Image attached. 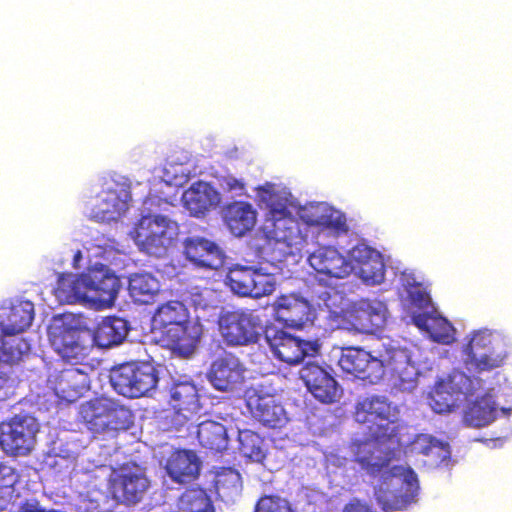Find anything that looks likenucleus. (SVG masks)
I'll return each mask as SVG.
<instances>
[{
  "label": "nucleus",
  "mask_w": 512,
  "mask_h": 512,
  "mask_svg": "<svg viewBox=\"0 0 512 512\" xmlns=\"http://www.w3.org/2000/svg\"><path fill=\"white\" fill-rule=\"evenodd\" d=\"M354 420L363 427L366 441L354 443V459L361 469L371 476L386 472L389 459L374 460L370 441L385 443L395 434V425L400 418V408L385 395L372 394L359 399L355 404ZM386 478L401 481L395 490L380 488L376 491V500L384 512L402 511L416 501L419 483L416 473L410 467L393 466Z\"/></svg>",
  "instance_id": "f257e3e1"
},
{
  "label": "nucleus",
  "mask_w": 512,
  "mask_h": 512,
  "mask_svg": "<svg viewBox=\"0 0 512 512\" xmlns=\"http://www.w3.org/2000/svg\"><path fill=\"white\" fill-rule=\"evenodd\" d=\"M338 364L344 372L370 384L378 383L388 373L400 391H411L416 386L417 371L404 349L385 347L368 352L347 347L342 350Z\"/></svg>",
  "instance_id": "f03ea898"
},
{
  "label": "nucleus",
  "mask_w": 512,
  "mask_h": 512,
  "mask_svg": "<svg viewBox=\"0 0 512 512\" xmlns=\"http://www.w3.org/2000/svg\"><path fill=\"white\" fill-rule=\"evenodd\" d=\"M264 248L274 262H284L289 256L300 255L307 244L302 224L285 205H270L267 218L260 228Z\"/></svg>",
  "instance_id": "7ed1b4c3"
},
{
  "label": "nucleus",
  "mask_w": 512,
  "mask_h": 512,
  "mask_svg": "<svg viewBox=\"0 0 512 512\" xmlns=\"http://www.w3.org/2000/svg\"><path fill=\"white\" fill-rule=\"evenodd\" d=\"M134 413L116 399L105 396L94 397L81 404L80 422L93 438L106 440L116 438L134 425Z\"/></svg>",
  "instance_id": "20e7f679"
},
{
  "label": "nucleus",
  "mask_w": 512,
  "mask_h": 512,
  "mask_svg": "<svg viewBox=\"0 0 512 512\" xmlns=\"http://www.w3.org/2000/svg\"><path fill=\"white\" fill-rule=\"evenodd\" d=\"M120 288L119 278L109 270L90 269L78 277L62 276L59 278L56 295L68 303L85 300L91 297L101 303L112 305Z\"/></svg>",
  "instance_id": "39448f33"
},
{
  "label": "nucleus",
  "mask_w": 512,
  "mask_h": 512,
  "mask_svg": "<svg viewBox=\"0 0 512 512\" xmlns=\"http://www.w3.org/2000/svg\"><path fill=\"white\" fill-rule=\"evenodd\" d=\"M159 378L156 368L149 363L128 362L110 372L113 389L124 397L139 398L154 390Z\"/></svg>",
  "instance_id": "423d86ee"
},
{
  "label": "nucleus",
  "mask_w": 512,
  "mask_h": 512,
  "mask_svg": "<svg viewBox=\"0 0 512 512\" xmlns=\"http://www.w3.org/2000/svg\"><path fill=\"white\" fill-rule=\"evenodd\" d=\"M218 325L224 342L230 347L257 343L263 326L260 316L250 309L222 312Z\"/></svg>",
  "instance_id": "0eeeda50"
},
{
  "label": "nucleus",
  "mask_w": 512,
  "mask_h": 512,
  "mask_svg": "<svg viewBox=\"0 0 512 512\" xmlns=\"http://www.w3.org/2000/svg\"><path fill=\"white\" fill-rule=\"evenodd\" d=\"M39 423L30 415H15L0 422V448L10 457L28 456L34 449Z\"/></svg>",
  "instance_id": "6e6552de"
},
{
  "label": "nucleus",
  "mask_w": 512,
  "mask_h": 512,
  "mask_svg": "<svg viewBox=\"0 0 512 512\" xmlns=\"http://www.w3.org/2000/svg\"><path fill=\"white\" fill-rule=\"evenodd\" d=\"M178 225L162 215L143 216L136 224L133 238L140 250L151 256L160 257L166 253L177 233Z\"/></svg>",
  "instance_id": "1a4fd4ad"
},
{
  "label": "nucleus",
  "mask_w": 512,
  "mask_h": 512,
  "mask_svg": "<svg viewBox=\"0 0 512 512\" xmlns=\"http://www.w3.org/2000/svg\"><path fill=\"white\" fill-rule=\"evenodd\" d=\"M477 387L473 379L461 371H454L446 379L436 382L429 393V405L439 414L453 411L460 397L473 395Z\"/></svg>",
  "instance_id": "9d476101"
},
{
  "label": "nucleus",
  "mask_w": 512,
  "mask_h": 512,
  "mask_svg": "<svg viewBox=\"0 0 512 512\" xmlns=\"http://www.w3.org/2000/svg\"><path fill=\"white\" fill-rule=\"evenodd\" d=\"M169 404L174 410L172 424L175 429L180 430L184 427L189 429L196 425L202 406L198 389L193 382L174 383L170 388Z\"/></svg>",
  "instance_id": "9b49d317"
},
{
  "label": "nucleus",
  "mask_w": 512,
  "mask_h": 512,
  "mask_svg": "<svg viewBox=\"0 0 512 512\" xmlns=\"http://www.w3.org/2000/svg\"><path fill=\"white\" fill-rule=\"evenodd\" d=\"M266 339L275 357L289 365L317 356L321 347L318 340H303L279 329L267 330Z\"/></svg>",
  "instance_id": "f8f14e48"
},
{
  "label": "nucleus",
  "mask_w": 512,
  "mask_h": 512,
  "mask_svg": "<svg viewBox=\"0 0 512 512\" xmlns=\"http://www.w3.org/2000/svg\"><path fill=\"white\" fill-rule=\"evenodd\" d=\"M275 318L285 326L302 329L312 325L316 319V310L313 305L300 294H282L273 303Z\"/></svg>",
  "instance_id": "ddd939ff"
},
{
  "label": "nucleus",
  "mask_w": 512,
  "mask_h": 512,
  "mask_svg": "<svg viewBox=\"0 0 512 512\" xmlns=\"http://www.w3.org/2000/svg\"><path fill=\"white\" fill-rule=\"evenodd\" d=\"M246 406L254 419L268 428H281L287 422L286 411L275 395L250 388L245 394Z\"/></svg>",
  "instance_id": "4468645a"
},
{
  "label": "nucleus",
  "mask_w": 512,
  "mask_h": 512,
  "mask_svg": "<svg viewBox=\"0 0 512 512\" xmlns=\"http://www.w3.org/2000/svg\"><path fill=\"white\" fill-rule=\"evenodd\" d=\"M49 341L55 352L67 363L79 364L88 355L84 332L80 328L65 324L52 327Z\"/></svg>",
  "instance_id": "2eb2a0df"
},
{
  "label": "nucleus",
  "mask_w": 512,
  "mask_h": 512,
  "mask_svg": "<svg viewBox=\"0 0 512 512\" xmlns=\"http://www.w3.org/2000/svg\"><path fill=\"white\" fill-rule=\"evenodd\" d=\"M386 305L379 300L360 299L353 302L345 312V319L361 333L381 330L387 320Z\"/></svg>",
  "instance_id": "dca6fc26"
},
{
  "label": "nucleus",
  "mask_w": 512,
  "mask_h": 512,
  "mask_svg": "<svg viewBox=\"0 0 512 512\" xmlns=\"http://www.w3.org/2000/svg\"><path fill=\"white\" fill-rule=\"evenodd\" d=\"M202 334V324L198 319H192L157 336V343L179 356L189 357L196 350Z\"/></svg>",
  "instance_id": "f3484780"
},
{
  "label": "nucleus",
  "mask_w": 512,
  "mask_h": 512,
  "mask_svg": "<svg viewBox=\"0 0 512 512\" xmlns=\"http://www.w3.org/2000/svg\"><path fill=\"white\" fill-rule=\"evenodd\" d=\"M300 377L308 391L321 403L337 401L339 387L335 378L316 362H307L300 370Z\"/></svg>",
  "instance_id": "a211bd4d"
},
{
  "label": "nucleus",
  "mask_w": 512,
  "mask_h": 512,
  "mask_svg": "<svg viewBox=\"0 0 512 512\" xmlns=\"http://www.w3.org/2000/svg\"><path fill=\"white\" fill-rule=\"evenodd\" d=\"M148 487L147 477L142 472L132 469L122 468L114 472L110 479L113 497L128 505L138 503Z\"/></svg>",
  "instance_id": "6ab92c4d"
},
{
  "label": "nucleus",
  "mask_w": 512,
  "mask_h": 512,
  "mask_svg": "<svg viewBox=\"0 0 512 512\" xmlns=\"http://www.w3.org/2000/svg\"><path fill=\"white\" fill-rule=\"evenodd\" d=\"M183 252L186 259L199 268L216 270L225 262V254L221 247L201 236L187 237L183 242Z\"/></svg>",
  "instance_id": "aec40b11"
},
{
  "label": "nucleus",
  "mask_w": 512,
  "mask_h": 512,
  "mask_svg": "<svg viewBox=\"0 0 512 512\" xmlns=\"http://www.w3.org/2000/svg\"><path fill=\"white\" fill-rule=\"evenodd\" d=\"M245 367L233 354L217 358L211 365L208 378L213 387L219 391H234L245 379Z\"/></svg>",
  "instance_id": "412c9836"
},
{
  "label": "nucleus",
  "mask_w": 512,
  "mask_h": 512,
  "mask_svg": "<svg viewBox=\"0 0 512 512\" xmlns=\"http://www.w3.org/2000/svg\"><path fill=\"white\" fill-rule=\"evenodd\" d=\"M49 383L59 399L72 403L89 389L90 380L81 369L70 367L51 375Z\"/></svg>",
  "instance_id": "4be33fe9"
},
{
  "label": "nucleus",
  "mask_w": 512,
  "mask_h": 512,
  "mask_svg": "<svg viewBox=\"0 0 512 512\" xmlns=\"http://www.w3.org/2000/svg\"><path fill=\"white\" fill-rule=\"evenodd\" d=\"M127 197L124 190H102L95 198L90 217L97 222L118 220L128 210Z\"/></svg>",
  "instance_id": "5701e85b"
},
{
  "label": "nucleus",
  "mask_w": 512,
  "mask_h": 512,
  "mask_svg": "<svg viewBox=\"0 0 512 512\" xmlns=\"http://www.w3.org/2000/svg\"><path fill=\"white\" fill-rule=\"evenodd\" d=\"M308 261L318 273L334 278H345L353 269L351 263L331 246L319 247L309 255Z\"/></svg>",
  "instance_id": "b1692460"
},
{
  "label": "nucleus",
  "mask_w": 512,
  "mask_h": 512,
  "mask_svg": "<svg viewBox=\"0 0 512 512\" xmlns=\"http://www.w3.org/2000/svg\"><path fill=\"white\" fill-rule=\"evenodd\" d=\"M201 462L194 451L178 449L172 452L166 462V472L173 482L189 484L200 473Z\"/></svg>",
  "instance_id": "393cba45"
},
{
  "label": "nucleus",
  "mask_w": 512,
  "mask_h": 512,
  "mask_svg": "<svg viewBox=\"0 0 512 512\" xmlns=\"http://www.w3.org/2000/svg\"><path fill=\"white\" fill-rule=\"evenodd\" d=\"M182 202L192 216H200L219 204L220 194L211 184L197 181L184 191Z\"/></svg>",
  "instance_id": "a878e982"
},
{
  "label": "nucleus",
  "mask_w": 512,
  "mask_h": 512,
  "mask_svg": "<svg viewBox=\"0 0 512 512\" xmlns=\"http://www.w3.org/2000/svg\"><path fill=\"white\" fill-rule=\"evenodd\" d=\"M192 320L187 306L178 300L160 304L152 317L153 332L160 336L179 325Z\"/></svg>",
  "instance_id": "bb28decb"
},
{
  "label": "nucleus",
  "mask_w": 512,
  "mask_h": 512,
  "mask_svg": "<svg viewBox=\"0 0 512 512\" xmlns=\"http://www.w3.org/2000/svg\"><path fill=\"white\" fill-rule=\"evenodd\" d=\"M223 219L230 232L241 237L254 228L257 212L249 202L234 201L225 206Z\"/></svg>",
  "instance_id": "cd10ccee"
},
{
  "label": "nucleus",
  "mask_w": 512,
  "mask_h": 512,
  "mask_svg": "<svg viewBox=\"0 0 512 512\" xmlns=\"http://www.w3.org/2000/svg\"><path fill=\"white\" fill-rule=\"evenodd\" d=\"M412 323L420 330L428 333L430 338L441 344H450L454 340V328L444 317L430 311L414 313Z\"/></svg>",
  "instance_id": "c85d7f7f"
},
{
  "label": "nucleus",
  "mask_w": 512,
  "mask_h": 512,
  "mask_svg": "<svg viewBox=\"0 0 512 512\" xmlns=\"http://www.w3.org/2000/svg\"><path fill=\"white\" fill-rule=\"evenodd\" d=\"M34 319V305L29 300L17 301L5 309L0 321L1 332L20 334L30 327Z\"/></svg>",
  "instance_id": "c756f323"
},
{
  "label": "nucleus",
  "mask_w": 512,
  "mask_h": 512,
  "mask_svg": "<svg viewBox=\"0 0 512 512\" xmlns=\"http://www.w3.org/2000/svg\"><path fill=\"white\" fill-rule=\"evenodd\" d=\"M129 331L128 322L120 317L108 316L98 323L94 331V341L102 348L120 344Z\"/></svg>",
  "instance_id": "7c9ffc66"
},
{
  "label": "nucleus",
  "mask_w": 512,
  "mask_h": 512,
  "mask_svg": "<svg viewBox=\"0 0 512 512\" xmlns=\"http://www.w3.org/2000/svg\"><path fill=\"white\" fill-rule=\"evenodd\" d=\"M197 427V439L204 449L211 453H219L227 449L229 438L223 424L207 420L199 423Z\"/></svg>",
  "instance_id": "2f4dec72"
},
{
  "label": "nucleus",
  "mask_w": 512,
  "mask_h": 512,
  "mask_svg": "<svg viewBox=\"0 0 512 512\" xmlns=\"http://www.w3.org/2000/svg\"><path fill=\"white\" fill-rule=\"evenodd\" d=\"M128 291L135 303L149 304L160 291V284L151 273H134L129 277Z\"/></svg>",
  "instance_id": "473e14b6"
},
{
  "label": "nucleus",
  "mask_w": 512,
  "mask_h": 512,
  "mask_svg": "<svg viewBox=\"0 0 512 512\" xmlns=\"http://www.w3.org/2000/svg\"><path fill=\"white\" fill-rule=\"evenodd\" d=\"M239 452L252 462L263 463L267 456L265 439L250 429L240 430L238 433Z\"/></svg>",
  "instance_id": "72a5a7b5"
},
{
  "label": "nucleus",
  "mask_w": 512,
  "mask_h": 512,
  "mask_svg": "<svg viewBox=\"0 0 512 512\" xmlns=\"http://www.w3.org/2000/svg\"><path fill=\"white\" fill-rule=\"evenodd\" d=\"M178 512H216L213 501L200 487L186 489L178 498Z\"/></svg>",
  "instance_id": "f704fd0d"
},
{
  "label": "nucleus",
  "mask_w": 512,
  "mask_h": 512,
  "mask_svg": "<svg viewBox=\"0 0 512 512\" xmlns=\"http://www.w3.org/2000/svg\"><path fill=\"white\" fill-rule=\"evenodd\" d=\"M359 252H365L366 256L364 260H361L359 256H355L359 261V275L362 280L371 285L380 284L385 278V265L383 260L378 254H375L373 250L364 248Z\"/></svg>",
  "instance_id": "c9c22d12"
},
{
  "label": "nucleus",
  "mask_w": 512,
  "mask_h": 512,
  "mask_svg": "<svg viewBox=\"0 0 512 512\" xmlns=\"http://www.w3.org/2000/svg\"><path fill=\"white\" fill-rule=\"evenodd\" d=\"M17 334H0V362L16 363L21 360L22 356L29 352L30 345L22 337Z\"/></svg>",
  "instance_id": "e433bc0d"
},
{
  "label": "nucleus",
  "mask_w": 512,
  "mask_h": 512,
  "mask_svg": "<svg viewBox=\"0 0 512 512\" xmlns=\"http://www.w3.org/2000/svg\"><path fill=\"white\" fill-rule=\"evenodd\" d=\"M254 268L234 266L226 276V284L234 294L242 297L250 296L252 291Z\"/></svg>",
  "instance_id": "4c0bfd02"
},
{
  "label": "nucleus",
  "mask_w": 512,
  "mask_h": 512,
  "mask_svg": "<svg viewBox=\"0 0 512 512\" xmlns=\"http://www.w3.org/2000/svg\"><path fill=\"white\" fill-rule=\"evenodd\" d=\"M215 488L219 496L232 497L242 489L240 473L231 467H223L216 473Z\"/></svg>",
  "instance_id": "58836bf2"
},
{
  "label": "nucleus",
  "mask_w": 512,
  "mask_h": 512,
  "mask_svg": "<svg viewBox=\"0 0 512 512\" xmlns=\"http://www.w3.org/2000/svg\"><path fill=\"white\" fill-rule=\"evenodd\" d=\"M495 412V408L487 401H475L466 409L464 420L470 426L483 427L495 419Z\"/></svg>",
  "instance_id": "ea45409f"
},
{
  "label": "nucleus",
  "mask_w": 512,
  "mask_h": 512,
  "mask_svg": "<svg viewBox=\"0 0 512 512\" xmlns=\"http://www.w3.org/2000/svg\"><path fill=\"white\" fill-rule=\"evenodd\" d=\"M507 358L506 352H496L494 349L481 353L480 355L465 360L467 366L475 372L481 373L484 371H491L493 369L503 366Z\"/></svg>",
  "instance_id": "a19ab883"
},
{
  "label": "nucleus",
  "mask_w": 512,
  "mask_h": 512,
  "mask_svg": "<svg viewBox=\"0 0 512 512\" xmlns=\"http://www.w3.org/2000/svg\"><path fill=\"white\" fill-rule=\"evenodd\" d=\"M494 340V334L489 330L485 329L475 332L463 348V353L466 355L465 360H470L481 353L494 349Z\"/></svg>",
  "instance_id": "79ce46f5"
},
{
  "label": "nucleus",
  "mask_w": 512,
  "mask_h": 512,
  "mask_svg": "<svg viewBox=\"0 0 512 512\" xmlns=\"http://www.w3.org/2000/svg\"><path fill=\"white\" fill-rule=\"evenodd\" d=\"M405 290L408 303L411 307L422 310L423 312L429 311L428 309L430 307L433 308L430 294L421 283H408L405 286Z\"/></svg>",
  "instance_id": "37998d69"
},
{
  "label": "nucleus",
  "mask_w": 512,
  "mask_h": 512,
  "mask_svg": "<svg viewBox=\"0 0 512 512\" xmlns=\"http://www.w3.org/2000/svg\"><path fill=\"white\" fill-rule=\"evenodd\" d=\"M275 290V283L271 275L261 273L258 269H254L252 291L250 297L261 298L270 295Z\"/></svg>",
  "instance_id": "c03bdc74"
},
{
  "label": "nucleus",
  "mask_w": 512,
  "mask_h": 512,
  "mask_svg": "<svg viewBox=\"0 0 512 512\" xmlns=\"http://www.w3.org/2000/svg\"><path fill=\"white\" fill-rule=\"evenodd\" d=\"M254 512H294L290 504L276 496H263L256 503Z\"/></svg>",
  "instance_id": "a18cd8bd"
},
{
  "label": "nucleus",
  "mask_w": 512,
  "mask_h": 512,
  "mask_svg": "<svg viewBox=\"0 0 512 512\" xmlns=\"http://www.w3.org/2000/svg\"><path fill=\"white\" fill-rule=\"evenodd\" d=\"M440 448V442L426 434H418L410 445L411 452L429 456L434 449Z\"/></svg>",
  "instance_id": "49530a36"
},
{
  "label": "nucleus",
  "mask_w": 512,
  "mask_h": 512,
  "mask_svg": "<svg viewBox=\"0 0 512 512\" xmlns=\"http://www.w3.org/2000/svg\"><path fill=\"white\" fill-rule=\"evenodd\" d=\"M17 482L18 475L15 469L0 463V491L10 494Z\"/></svg>",
  "instance_id": "de8ad7c7"
},
{
  "label": "nucleus",
  "mask_w": 512,
  "mask_h": 512,
  "mask_svg": "<svg viewBox=\"0 0 512 512\" xmlns=\"http://www.w3.org/2000/svg\"><path fill=\"white\" fill-rule=\"evenodd\" d=\"M224 189L228 192H235L237 196L246 194L245 183L234 177H228L224 180Z\"/></svg>",
  "instance_id": "09e8293b"
},
{
  "label": "nucleus",
  "mask_w": 512,
  "mask_h": 512,
  "mask_svg": "<svg viewBox=\"0 0 512 512\" xmlns=\"http://www.w3.org/2000/svg\"><path fill=\"white\" fill-rule=\"evenodd\" d=\"M342 512H373L371 507L358 498H352L343 507Z\"/></svg>",
  "instance_id": "8fccbe9b"
},
{
  "label": "nucleus",
  "mask_w": 512,
  "mask_h": 512,
  "mask_svg": "<svg viewBox=\"0 0 512 512\" xmlns=\"http://www.w3.org/2000/svg\"><path fill=\"white\" fill-rule=\"evenodd\" d=\"M324 224L327 227L332 228L338 232H346L347 231V226H346L345 221L340 220V219H337V220L327 219L324 222Z\"/></svg>",
  "instance_id": "3c124183"
},
{
  "label": "nucleus",
  "mask_w": 512,
  "mask_h": 512,
  "mask_svg": "<svg viewBox=\"0 0 512 512\" xmlns=\"http://www.w3.org/2000/svg\"><path fill=\"white\" fill-rule=\"evenodd\" d=\"M7 494L6 492L0 491V512L4 511L8 505Z\"/></svg>",
  "instance_id": "603ef678"
},
{
  "label": "nucleus",
  "mask_w": 512,
  "mask_h": 512,
  "mask_svg": "<svg viewBox=\"0 0 512 512\" xmlns=\"http://www.w3.org/2000/svg\"><path fill=\"white\" fill-rule=\"evenodd\" d=\"M270 188H271V185L267 184V188L266 187H260L259 191L270 194Z\"/></svg>",
  "instance_id": "864d4df0"
},
{
  "label": "nucleus",
  "mask_w": 512,
  "mask_h": 512,
  "mask_svg": "<svg viewBox=\"0 0 512 512\" xmlns=\"http://www.w3.org/2000/svg\"><path fill=\"white\" fill-rule=\"evenodd\" d=\"M7 381L6 378L0 376V389L4 386L5 382Z\"/></svg>",
  "instance_id": "5fc2aeb1"
},
{
  "label": "nucleus",
  "mask_w": 512,
  "mask_h": 512,
  "mask_svg": "<svg viewBox=\"0 0 512 512\" xmlns=\"http://www.w3.org/2000/svg\"><path fill=\"white\" fill-rule=\"evenodd\" d=\"M80 258H81V251H79V250H78V251L76 252L75 256H74V260H75V261H77V260H78V259H80Z\"/></svg>",
  "instance_id": "6e6d98bb"
}]
</instances>
